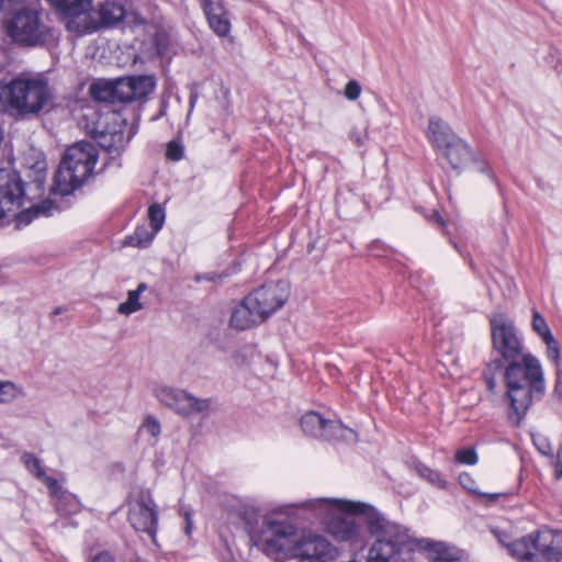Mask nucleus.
<instances>
[{
  "mask_svg": "<svg viewBox=\"0 0 562 562\" xmlns=\"http://www.w3.org/2000/svg\"><path fill=\"white\" fill-rule=\"evenodd\" d=\"M412 468L414 469V471L417 473V475L419 477L426 480L430 484H432V485H435V486H437L439 488H445L446 487L447 482L441 476V474L439 472H437L436 470L430 469L429 467L424 464L422 461H415L412 464Z\"/></svg>",
  "mask_w": 562,
  "mask_h": 562,
  "instance_id": "obj_30",
  "label": "nucleus"
},
{
  "mask_svg": "<svg viewBox=\"0 0 562 562\" xmlns=\"http://www.w3.org/2000/svg\"><path fill=\"white\" fill-rule=\"evenodd\" d=\"M498 370L499 369H495L494 367L492 369H490L487 367L486 370L484 371L483 376H484V380H485L490 391H493L496 386V381H495L493 371H498Z\"/></svg>",
  "mask_w": 562,
  "mask_h": 562,
  "instance_id": "obj_45",
  "label": "nucleus"
},
{
  "mask_svg": "<svg viewBox=\"0 0 562 562\" xmlns=\"http://www.w3.org/2000/svg\"><path fill=\"white\" fill-rule=\"evenodd\" d=\"M126 10L117 0H104L95 7L91 4L87 22L81 24L83 35L92 34L102 29H112L119 25L125 18Z\"/></svg>",
  "mask_w": 562,
  "mask_h": 562,
  "instance_id": "obj_13",
  "label": "nucleus"
},
{
  "mask_svg": "<svg viewBox=\"0 0 562 562\" xmlns=\"http://www.w3.org/2000/svg\"><path fill=\"white\" fill-rule=\"evenodd\" d=\"M210 29L218 37L231 34L232 23L223 0H199Z\"/></svg>",
  "mask_w": 562,
  "mask_h": 562,
  "instance_id": "obj_17",
  "label": "nucleus"
},
{
  "mask_svg": "<svg viewBox=\"0 0 562 562\" xmlns=\"http://www.w3.org/2000/svg\"><path fill=\"white\" fill-rule=\"evenodd\" d=\"M25 467L35 477L41 480L49 490L50 495L56 501V509L58 512L66 513L67 509L64 507V501L76 505V499L72 495H68L61 487V485L55 479L46 474L40 463V459H25Z\"/></svg>",
  "mask_w": 562,
  "mask_h": 562,
  "instance_id": "obj_18",
  "label": "nucleus"
},
{
  "mask_svg": "<svg viewBox=\"0 0 562 562\" xmlns=\"http://www.w3.org/2000/svg\"><path fill=\"white\" fill-rule=\"evenodd\" d=\"M555 457H562V442Z\"/></svg>",
  "mask_w": 562,
  "mask_h": 562,
  "instance_id": "obj_58",
  "label": "nucleus"
},
{
  "mask_svg": "<svg viewBox=\"0 0 562 562\" xmlns=\"http://www.w3.org/2000/svg\"><path fill=\"white\" fill-rule=\"evenodd\" d=\"M454 457H476V450L474 446H469L462 449H458L454 453Z\"/></svg>",
  "mask_w": 562,
  "mask_h": 562,
  "instance_id": "obj_46",
  "label": "nucleus"
},
{
  "mask_svg": "<svg viewBox=\"0 0 562 562\" xmlns=\"http://www.w3.org/2000/svg\"><path fill=\"white\" fill-rule=\"evenodd\" d=\"M157 510L149 492H140L131 502L128 520L137 531L155 535L157 527Z\"/></svg>",
  "mask_w": 562,
  "mask_h": 562,
  "instance_id": "obj_14",
  "label": "nucleus"
},
{
  "mask_svg": "<svg viewBox=\"0 0 562 562\" xmlns=\"http://www.w3.org/2000/svg\"><path fill=\"white\" fill-rule=\"evenodd\" d=\"M90 562H115V560L110 553L101 552L93 557Z\"/></svg>",
  "mask_w": 562,
  "mask_h": 562,
  "instance_id": "obj_48",
  "label": "nucleus"
},
{
  "mask_svg": "<svg viewBox=\"0 0 562 562\" xmlns=\"http://www.w3.org/2000/svg\"><path fill=\"white\" fill-rule=\"evenodd\" d=\"M490 326L492 347L497 357L488 363V368L503 369L505 362L521 358L524 342L514 322L504 313H495L490 318Z\"/></svg>",
  "mask_w": 562,
  "mask_h": 562,
  "instance_id": "obj_9",
  "label": "nucleus"
},
{
  "mask_svg": "<svg viewBox=\"0 0 562 562\" xmlns=\"http://www.w3.org/2000/svg\"><path fill=\"white\" fill-rule=\"evenodd\" d=\"M429 551L434 562H467L468 560L465 551L443 542L431 544Z\"/></svg>",
  "mask_w": 562,
  "mask_h": 562,
  "instance_id": "obj_24",
  "label": "nucleus"
},
{
  "mask_svg": "<svg viewBox=\"0 0 562 562\" xmlns=\"http://www.w3.org/2000/svg\"><path fill=\"white\" fill-rule=\"evenodd\" d=\"M198 282L202 281V280H206V281H213L214 278L209 276V274H196L195 278H194Z\"/></svg>",
  "mask_w": 562,
  "mask_h": 562,
  "instance_id": "obj_51",
  "label": "nucleus"
},
{
  "mask_svg": "<svg viewBox=\"0 0 562 562\" xmlns=\"http://www.w3.org/2000/svg\"><path fill=\"white\" fill-rule=\"evenodd\" d=\"M7 36L18 46L35 47L46 42L49 26L38 2H30L14 8L4 21Z\"/></svg>",
  "mask_w": 562,
  "mask_h": 562,
  "instance_id": "obj_7",
  "label": "nucleus"
},
{
  "mask_svg": "<svg viewBox=\"0 0 562 562\" xmlns=\"http://www.w3.org/2000/svg\"><path fill=\"white\" fill-rule=\"evenodd\" d=\"M154 395L161 405L184 418L207 417L213 409L211 397L200 398L180 387L159 385L154 389Z\"/></svg>",
  "mask_w": 562,
  "mask_h": 562,
  "instance_id": "obj_10",
  "label": "nucleus"
},
{
  "mask_svg": "<svg viewBox=\"0 0 562 562\" xmlns=\"http://www.w3.org/2000/svg\"><path fill=\"white\" fill-rule=\"evenodd\" d=\"M134 100L146 99L155 89L156 82L151 76L130 77Z\"/></svg>",
  "mask_w": 562,
  "mask_h": 562,
  "instance_id": "obj_29",
  "label": "nucleus"
},
{
  "mask_svg": "<svg viewBox=\"0 0 562 562\" xmlns=\"http://www.w3.org/2000/svg\"><path fill=\"white\" fill-rule=\"evenodd\" d=\"M459 483L461 484V486L463 488H465L467 491L469 492H473V493H479L475 488L476 486V483L475 481L472 479V476L469 474V473H461L459 475Z\"/></svg>",
  "mask_w": 562,
  "mask_h": 562,
  "instance_id": "obj_43",
  "label": "nucleus"
},
{
  "mask_svg": "<svg viewBox=\"0 0 562 562\" xmlns=\"http://www.w3.org/2000/svg\"><path fill=\"white\" fill-rule=\"evenodd\" d=\"M127 122L117 114L100 119L97 126L89 133L113 158L120 156L125 146L131 142L136 133L134 126H130L128 134L125 135Z\"/></svg>",
  "mask_w": 562,
  "mask_h": 562,
  "instance_id": "obj_11",
  "label": "nucleus"
},
{
  "mask_svg": "<svg viewBox=\"0 0 562 562\" xmlns=\"http://www.w3.org/2000/svg\"><path fill=\"white\" fill-rule=\"evenodd\" d=\"M294 517L279 513V506L262 517L254 537L256 544L276 560L295 562H331L338 549L319 531L299 528Z\"/></svg>",
  "mask_w": 562,
  "mask_h": 562,
  "instance_id": "obj_1",
  "label": "nucleus"
},
{
  "mask_svg": "<svg viewBox=\"0 0 562 562\" xmlns=\"http://www.w3.org/2000/svg\"><path fill=\"white\" fill-rule=\"evenodd\" d=\"M155 233L147 232L146 228H136L132 236L127 237L126 243L131 246L145 247L151 243Z\"/></svg>",
  "mask_w": 562,
  "mask_h": 562,
  "instance_id": "obj_35",
  "label": "nucleus"
},
{
  "mask_svg": "<svg viewBox=\"0 0 562 562\" xmlns=\"http://www.w3.org/2000/svg\"><path fill=\"white\" fill-rule=\"evenodd\" d=\"M551 467L554 471V477L560 480L562 477V459H553L551 462Z\"/></svg>",
  "mask_w": 562,
  "mask_h": 562,
  "instance_id": "obj_47",
  "label": "nucleus"
},
{
  "mask_svg": "<svg viewBox=\"0 0 562 562\" xmlns=\"http://www.w3.org/2000/svg\"><path fill=\"white\" fill-rule=\"evenodd\" d=\"M25 198V183L15 170L0 169V205L8 212L22 206Z\"/></svg>",
  "mask_w": 562,
  "mask_h": 562,
  "instance_id": "obj_16",
  "label": "nucleus"
},
{
  "mask_svg": "<svg viewBox=\"0 0 562 562\" xmlns=\"http://www.w3.org/2000/svg\"><path fill=\"white\" fill-rule=\"evenodd\" d=\"M65 311H66V308H65V307H63V306H57V307H55V308L53 310L52 315H53V316H56V315H59V314L64 313Z\"/></svg>",
  "mask_w": 562,
  "mask_h": 562,
  "instance_id": "obj_54",
  "label": "nucleus"
},
{
  "mask_svg": "<svg viewBox=\"0 0 562 562\" xmlns=\"http://www.w3.org/2000/svg\"><path fill=\"white\" fill-rule=\"evenodd\" d=\"M166 157L169 160L178 161L183 157V147L180 143L171 140L167 145Z\"/></svg>",
  "mask_w": 562,
  "mask_h": 562,
  "instance_id": "obj_38",
  "label": "nucleus"
},
{
  "mask_svg": "<svg viewBox=\"0 0 562 562\" xmlns=\"http://www.w3.org/2000/svg\"><path fill=\"white\" fill-rule=\"evenodd\" d=\"M471 162H473L474 167H475V170L480 173H484L491 180L495 181V175L494 172L492 171L490 165L483 160V159H479L475 155H474V158L471 160Z\"/></svg>",
  "mask_w": 562,
  "mask_h": 562,
  "instance_id": "obj_40",
  "label": "nucleus"
},
{
  "mask_svg": "<svg viewBox=\"0 0 562 562\" xmlns=\"http://www.w3.org/2000/svg\"><path fill=\"white\" fill-rule=\"evenodd\" d=\"M327 422L328 419L324 418L319 413L307 412L301 417L300 426L305 435L323 439Z\"/></svg>",
  "mask_w": 562,
  "mask_h": 562,
  "instance_id": "obj_25",
  "label": "nucleus"
},
{
  "mask_svg": "<svg viewBox=\"0 0 562 562\" xmlns=\"http://www.w3.org/2000/svg\"><path fill=\"white\" fill-rule=\"evenodd\" d=\"M50 206L52 205L49 204L46 207L45 203H43V204L33 205L30 209L21 211L20 213H18V215L15 217L16 226L29 225L40 214H48Z\"/></svg>",
  "mask_w": 562,
  "mask_h": 562,
  "instance_id": "obj_31",
  "label": "nucleus"
},
{
  "mask_svg": "<svg viewBox=\"0 0 562 562\" xmlns=\"http://www.w3.org/2000/svg\"><path fill=\"white\" fill-rule=\"evenodd\" d=\"M430 220L434 221L436 224H438L440 226L445 225V220L442 218V216L438 212H434L431 217H430Z\"/></svg>",
  "mask_w": 562,
  "mask_h": 562,
  "instance_id": "obj_49",
  "label": "nucleus"
},
{
  "mask_svg": "<svg viewBox=\"0 0 562 562\" xmlns=\"http://www.w3.org/2000/svg\"><path fill=\"white\" fill-rule=\"evenodd\" d=\"M148 289L145 282H140L135 290L127 292V300L117 306V313L122 315H131L143 308V304L139 301L140 294Z\"/></svg>",
  "mask_w": 562,
  "mask_h": 562,
  "instance_id": "obj_28",
  "label": "nucleus"
},
{
  "mask_svg": "<svg viewBox=\"0 0 562 562\" xmlns=\"http://www.w3.org/2000/svg\"><path fill=\"white\" fill-rule=\"evenodd\" d=\"M361 201L352 192H338L336 195V209L340 217L349 220L355 215L353 209L360 205Z\"/></svg>",
  "mask_w": 562,
  "mask_h": 562,
  "instance_id": "obj_27",
  "label": "nucleus"
},
{
  "mask_svg": "<svg viewBox=\"0 0 562 562\" xmlns=\"http://www.w3.org/2000/svg\"><path fill=\"white\" fill-rule=\"evenodd\" d=\"M290 286L286 281L268 282L247 295V302L258 310L265 322L288 301Z\"/></svg>",
  "mask_w": 562,
  "mask_h": 562,
  "instance_id": "obj_12",
  "label": "nucleus"
},
{
  "mask_svg": "<svg viewBox=\"0 0 562 562\" xmlns=\"http://www.w3.org/2000/svg\"><path fill=\"white\" fill-rule=\"evenodd\" d=\"M135 101L128 78H120L115 80V102H132Z\"/></svg>",
  "mask_w": 562,
  "mask_h": 562,
  "instance_id": "obj_32",
  "label": "nucleus"
},
{
  "mask_svg": "<svg viewBox=\"0 0 562 562\" xmlns=\"http://www.w3.org/2000/svg\"><path fill=\"white\" fill-rule=\"evenodd\" d=\"M60 13L66 29L78 36L83 35L80 25L87 22L92 0H48Z\"/></svg>",
  "mask_w": 562,
  "mask_h": 562,
  "instance_id": "obj_15",
  "label": "nucleus"
},
{
  "mask_svg": "<svg viewBox=\"0 0 562 562\" xmlns=\"http://www.w3.org/2000/svg\"><path fill=\"white\" fill-rule=\"evenodd\" d=\"M349 138L357 145L362 146L367 139V128L353 127L349 133Z\"/></svg>",
  "mask_w": 562,
  "mask_h": 562,
  "instance_id": "obj_42",
  "label": "nucleus"
},
{
  "mask_svg": "<svg viewBox=\"0 0 562 562\" xmlns=\"http://www.w3.org/2000/svg\"><path fill=\"white\" fill-rule=\"evenodd\" d=\"M558 72H562V61L555 66Z\"/></svg>",
  "mask_w": 562,
  "mask_h": 562,
  "instance_id": "obj_57",
  "label": "nucleus"
},
{
  "mask_svg": "<svg viewBox=\"0 0 562 562\" xmlns=\"http://www.w3.org/2000/svg\"><path fill=\"white\" fill-rule=\"evenodd\" d=\"M23 391L11 381H0V403H10L21 396Z\"/></svg>",
  "mask_w": 562,
  "mask_h": 562,
  "instance_id": "obj_33",
  "label": "nucleus"
},
{
  "mask_svg": "<svg viewBox=\"0 0 562 562\" xmlns=\"http://www.w3.org/2000/svg\"><path fill=\"white\" fill-rule=\"evenodd\" d=\"M154 41H155L157 54L161 57L168 55L169 47H168L167 36L164 34H156Z\"/></svg>",
  "mask_w": 562,
  "mask_h": 562,
  "instance_id": "obj_41",
  "label": "nucleus"
},
{
  "mask_svg": "<svg viewBox=\"0 0 562 562\" xmlns=\"http://www.w3.org/2000/svg\"><path fill=\"white\" fill-rule=\"evenodd\" d=\"M361 93V86L357 80H350L345 87V97L350 100L355 101L360 97Z\"/></svg>",
  "mask_w": 562,
  "mask_h": 562,
  "instance_id": "obj_39",
  "label": "nucleus"
},
{
  "mask_svg": "<svg viewBox=\"0 0 562 562\" xmlns=\"http://www.w3.org/2000/svg\"><path fill=\"white\" fill-rule=\"evenodd\" d=\"M52 97L44 76H20L0 83V111L21 120L34 119L47 108Z\"/></svg>",
  "mask_w": 562,
  "mask_h": 562,
  "instance_id": "obj_5",
  "label": "nucleus"
},
{
  "mask_svg": "<svg viewBox=\"0 0 562 562\" xmlns=\"http://www.w3.org/2000/svg\"><path fill=\"white\" fill-rule=\"evenodd\" d=\"M148 217L154 233L159 232L166 217L164 207L158 203L151 204L148 209Z\"/></svg>",
  "mask_w": 562,
  "mask_h": 562,
  "instance_id": "obj_34",
  "label": "nucleus"
},
{
  "mask_svg": "<svg viewBox=\"0 0 562 562\" xmlns=\"http://www.w3.org/2000/svg\"><path fill=\"white\" fill-rule=\"evenodd\" d=\"M504 543L519 562H560L562 560V531L541 529L512 543Z\"/></svg>",
  "mask_w": 562,
  "mask_h": 562,
  "instance_id": "obj_8",
  "label": "nucleus"
},
{
  "mask_svg": "<svg viewBox=\"0 0 562 562\" xmlns=\"http://www.w3.org/2000/svg\"><path fill=\"white\" fill-rule=\"evenodd\" d=\"M158 562H172V561L170 558L165 557V558L160 559Z\"/></svg>",
  "mask_w": 562,
  "mask_h": 562,
  "instance_id": "obj_56",
  "label": "nucleus"
},
{
  "mask_svg": "<svg viewBox=\"0 0 562 562\" xmlns=\"http://www.w3.org/2000/svg\"><path fill=\"white\" fill-rule=\"evenodd\" d=\"M441 154L449 161L451 168L458 173H461L474 158V153L470 145L459 136L450 143Z\"/></svg>",
  "mask_w": 562,
  "mask_h": 562,
  "instance_id": "obj_20",
  "label": "nucleus"
},
{
  "mask_svg": "<svg viewBox=\"0 0 562 562\" xmlns=\"http://www.w3.org/2000/svg\"><path fill=\"white\" fill-rule=\"evenodd\" d=\"M427 135L432 146L440 153L458 137L450 125L438 116L429 119Z\"/></svg>",
  "mask_w": 562,
  "mask_h": 562,
  "instance_id": "obj_22",
  "label": "nucleus"
},
{
  "mask_svg": "<svg viewBox=\"0 0 562 562\" xmlns=\"http://www.w3.org/2000/svg\"><path fill=\"white\" fill-rule=\"evenodd\" d=\"M376 510L372 506L341 498H311L299 503L279 506V513L301 520H319L326 530L339 541H356L361 532V524L367 525L368 513Z\"/></svg>",
  "mask_w": 562,
  "mask_h": 562,
  "instance_id": "obj_2",
  "label": "nucleus"
},
{
  "mask_svg": "<svg viewBox=\"0 0 562 562\" xmlns=\"http://www.w3.org/2000/svg\"><path fill=\"white\" fill-rule=\"evenodd\" d=\"M98 160V149L89 142H81L67 148L54 175L52 193L63 196L80 189L91 177Z\"/></svg>",
  "mask_w": 562,
  "mask_h": 562,
  "instance_id": "obj_6",
  "label": "nucleus"
},
{
  "mask_svg": "<svg viewBox=\"0 0 562 562\" xmlns=\"http://www.w3.org/2000/svg\"><path fill=\"white\" fill-rule=\"evenodd\" d=\"M34 179L32 183L35 186V189L38 194L44 192V184L46 179V162L45 160H38L33 166Z\"/></svg>",
  "mask_w": 562,
  "mask_h": 562,
  "instance_id": "obj_36",
  "label": "nucleus"
},
{
  "mask_svg": "<svg viewBox=\"0 0 562 562\" xmlns=\"http://www.w3.org/2000/svg\"><path fill=\"white\" fill-rule=\"evenodd\" d=\"M8 211L4 209L3 205H0V221L5 217V214Z\"/></svg>",
  "mask_w": 562,
  "mask_h": 562,
  "instance_id": "obj_55",
  "label": "nucleus"
},
{
  "mask_svg": "<svg viewBox=\"0 0 562 562\" xmlns=\"http://www.w3.org/2000/svg\"><path fill=\"white\" fill-rule=\"evenodd\" d=\"M142 429L148 432L151 437L156 438L160 434L161 426L155 416L148 415L142 424Z\"/></svg>",
  "mask_w": 562,
  "mask_h": 562,
  "instance_id": "obj_37",
  "label": "nucleus"
},
{
  "mask_svg": "<svg viewBox=\"0 0 562 562\" xmlns=\"http://www.w3.org/2000/svg\"><path fill=\"white\" fill-rule=\"evenodd\" d=\"M322 440L334 446L350 447L357 443L358 432L345 426L340 420L328 419Z\"/></svg>",
  "mask_w": 562,
  "mask_h": 562,
  "instance_id": "obj_21",
  "label": "nucleus"
},
{
  "mask_svg": "<svg viewBox=\"0 0 562 562\" xmlns=\"http://www.w3.org/2000/svg\"><path fill=\"white\" fill-rule=\"evenodd\" d=\"M367 530L373 538L368 547L367 562H411L416 542L407 529L390 521L378 510L368 513Z\"/></svg>",
  "mask_w": 562,
  "mask_h": 562,
  "instance_id": "obj_4",
  "label": "nucleus"
},
{
  "mask_svg": "<svg viewBox=\"0 0 562 562\" xmlns=\"http://www.w3.org/2000/svg\"><path fill=\"white\" fill-rule=\"evenodd\" d=\"M531 329L546 345V355L548 359L552 361L555 366H559V341L554 338L546 318L536 308L532 310Z\"/></svg>",
  "mask_w": 562,
  "mask_h": 562,
  "instance_id": "obj_19",
  "label": "nucleus"
},
{
  "mask_svg": "<svg viewBox=\"0 0 562 562\" xmlns=\"http://www.w3.org/2000/svg\"><path fill=\"white\" fill-rule=\"evenodd\" d=\"M23 457L29 458V457H34V456L32 453H25Z\"/></svg>",
  "mask_w": 562,
  "mask_h": 562,
  "instance_id": "obj_59",
  "label": "nucleus"
},
{
  "mask_svg": "<svg viewBox=\"0 0 562 562\" xmlns=\"http://www.w3.org/2000/svg\"><path fill=\"white\" fill-rule=\"evenodd\" d=\"M504 380L509 401V419L519 425L533 401H539L546 392L541 363L531 353L505 362Z\"/></svg>",
  "mask_w": 562,
  "mask_h": 562,
  "instance_id": "obj_3",
  "label": "nucleus"
},
{
  "mask_svg": "<svg viewBox=\"0 0 562 562\" xmlns=\"http://www.w3.org/2000/svg\"><path fill=\"white\" fill-rule=\"evenodd\" d=\"M231 326L239 329L245 330L248 329L255 325L261 324L263 321L260 317V314L258 310L252 307L247 302V295L237 304L232 312L231 315Z\"/></svg>",
  "mask_w": 562,
  "mask_h": 562,
  "instance_id": "obj_23",
  "label": "nucleus"
},
{
  "mask_svg": "<svg viewBox=\"0 0 562 562\" xmlns=\"http://www.w3.org/2000/svg\"><path fill=\"white\" fill-rule=\"evenodd\" d=\"M89 92L95 101L115 103V80L99 79L91 83Z\"/></svg>",
  "mask_w": 562,
  "mask_h": 562,
  "instance_id": "obj_26",
  "label": "nucleus"
},
{
  "mask_svg": "<svg viewBox=\"0 0 562 562\" xmlns=\"http://www.w3.org/2000/svg\"><path fill=\"white\" fill-rule=\"evenodd\" d=\"M482 501L486 504L495 503L501 498H506L508 496L507 493H477Z\"/></svg>",
  "mask_w": 562,
  "mask_h": 562,
  "instance_id": "obj_44",
  "label": "nucleus"
},
{
  "mask_svg": "<svg viewBox=\"0 0 562 562\" xmlns=\"http://www.w3.org/2000/svg\"><path fill=\"white\" fill-rule=\"evenodd\" d=\"M461 463H464V464H469V465H474L477 461V459H472V458H469V459H458Z\"/></svg>",
  "mask_w": 562,
  "mask_h": 562,
  "instance_id": "obj_53",
  "label": "nucleus"
},
{
  "mask_svg": "<svg viewBox=\"0 0 562 562\" xmlns=\"http://www.w3.org/2000/svg\"><path fill=\"white\" fill-rule=\"evenodd\" d=\"M198 100V91L196 89H191L190 97H189V103L190 108L192 109Z\"/></svg>",
  "mask_w": 562,
  "mask_h": 562,
  "instance_id": "obj_50",
  "label": "nucleus"
},
{
  "mask_svg": "<svg viewBox=\"0 0 562 562\" xmlns=\"http://www.w3.org/2000/svg\"><path fill=\"white\" fill-rule=\"evenodd\" d=\"M186 521H187L186 533L189 535L191 531V527H192V522H191L189 514H186Z\"/></svg>",
  "mask_w": 562,
  "mask_h": 562,
  "instance_id": "obj_52",
  "label": "nucleus"
}]
</instances>
